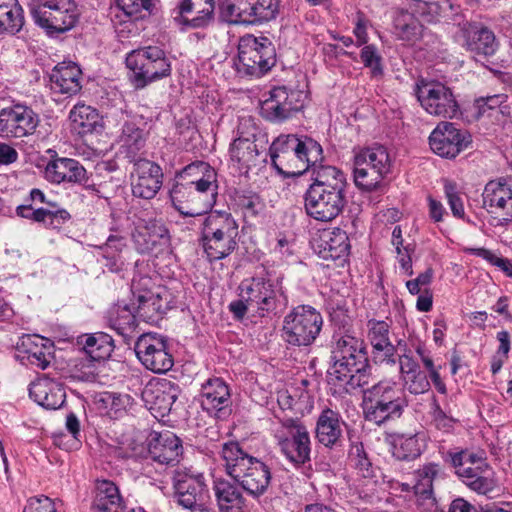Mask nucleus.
I'll return each mask as SVG.
<instances>
[{"mask_svg": "<svg viewBox=\"0 0 512 512\" xmlns=\"http://www.w3.org/2000/svg\"><path fill=\"white\" fill-rule=\"evenodd\" d=\"M229 153L230 160L238 171H248L252 166L256 165L259 156L254 136L244 137L239 135L231 143Z\"/></svg>", "mask_w": 512, "mask_h": 512, "instance_id": "4c0bfd02", "label": "nucleus"}, {"mask_svg": "<svg viewBox=\"0 0 512 512\" xmlns=\"http://www.w3.org/2000/svg\"><path fill=\"white\" fill-rule=\"evenodd\" d=\"M84 167L75 159L57 158L50 161L45 168V177L52 183H76L85 178Z\"/></svg>", "mask_w": 512, "mask_h": 512, "instance_id": "c9c22d12", "label": "nucleus"}, {"mask_svg": "<svg viewBox=\"0 0 512 512\" xmlns=\"http://www.w3.org/2000/svg\"><path fill=\"white\" fill-rule=\"evenodd\" d=\"M456 475L472 491L489 495L498 486L495 472L486 462L484 452L462 450L449 453Z\"/></svg>", "mask_w": 512, "mask_h": 512, "instance_id": "6e6552de", "label": "nucleus"}, {"mask_svg": "<svg viewBox=\"0 0 512 512\" xmlns=\"http://www.w3.org/2000/svg\"><path fill=\"white\" fill-rule=\"evenodd\" d=\"M106 319L109 327L125 338L131 337L137 326L136 317L127 304L111 307Z\"/></svg>", "mask_w": 512, "mask_h": 512, "instance_id": "49530a36", "label": "nucleus"}, {"mask_svg": "<svg viewBox=\"0 0 512 512\" xmlns=\"http://www.w3.org/2000/svg\"><path fill=\"white\" fill-rule=\"evenodd\" d=\"M483 206L504 221L512 220V187L504 178L489 181L482 193Z\"/></svg>", "mask_w": 512, "mask_h": 512, "instance_id": "a878e982", "label": "nucleus"}, {"mask_svg": "<svg viewBox=\"0 0 512 512\" xmlns=\"http://www.w3.org/2000/svg\"><path fill=\"white\" fill-rule=\"evenodd\" d=\"M279 0H221V17L231 24H255L272 20L279 9Z\"/></svg>", "mask_w": 512, "mask_h": 512, "instance_id": "4468645a", "label": "nucleus"}, {"mask_svg": "<svg viewBox=\"0 0 512 512\" xmlns=\"http://www.w3.org/2000/svg\"><path fill=\"white\" fill-rule=\"evenodd\" d=\"M460 33L463 46L477 61L494 55L497 50L495 35L486 27L464 23L461 26Z\"/></svg>", "mask_w": 512, "mask_h": 512, "instance_id": "cd10ccee", "label": "nucleus"}, {"mask_svg": "<svg viewBox=\"0 0 512 512\" xmlns=\"http://www.w3.org/2000/svg\"><path fill=\"white\" fill-rule=\"evenodd\" d=\"M427 201L430 219L435 223L443 221L444 215L447 214L443 204L431 196L427 198Z\"/></svg>", "mask_w": 512, "mask_h": 512, "instance_id": "69168bd1", "label": "nucleus"}, {"mask_svg": "<svg viewBox=\"0 0 512 512\" xmlns=\"http://www.w3.org/2000/svg\"><path fill=\"white\" fill-rule=\"evenodd\" d=\"M23 512H57L55 503L46 496L33 497L27 501Z\"/></svg>", "mask_w": 512, "mask_h": 512, "instance_id": "680f3d73", "label": "nucleus"}, {"mask_svg": "<svg viewBox=\"0 0 512 512\" xmlns=\"http://www.w3.org/2000/svg\"><path fill=\"white\" fill-rule=\"evenodd\" d=\"M348 461L349 465L356 471L358 476L362 478H370L373 476L374 471L372 463L362 443L351 445Z\"/></svg>", "mask_w": 512, "mask_h": 512, "instance_id": "603ef678", "label": "nucleus"}, {"mask_svg": "<svg viewBox=\"0 0 512 512\" xmlns=\"http://www.w3.org/2000/svg\"><path fill=\"white\" fill-rule=\"evenodd\" d=\"M392 160L386 147L373 145L354 150L353 175L355 185L364 191H375L382 187L390 174Z\"/></svg>", "mask_w": 512, "mask_h": 512, "instance_id": "0eeeda50", "label": "nucleus"}, {"mask_svg": "<svg viewBox=\"0 0 512 512\" xmlns=\"http://www.w3.org/2000/svg\"><path fill=\"white\" fill-rule=\"evenodd\" d=\"M199 402L211 416L221 418L228 415L232 403L228 385L218 377L207 379L201 386Z\"/></svg>", "mask_w": 512, "mask_h": 512, "instance_id": "393cba45", "label": "nucleus"}, {"mask_svg": "<svg viewBox=\"0 0 512 512\" xmlns=\"http://www.w3.org/2000/svg\"><path fill=\"white\" fill-rule=\"evenodd\" d=\"M238 224L231 214L214 211L201 226L200 243L210 261L229 256L237 247Z\"/></svg>", "mask_w": 512, "mask_h": 512, "instance_id": "423d86ee", "label": "nucleus"}, {"mask_svg": "<svg viewBox=\"0 0 512 512\" xmlns=\"http://www.w3.org/2000/svg\"><path fill=\"white\" fill-rule=\"evenodd\" d=\"M221 456L227 474L246 492L254 497L265 493L271 481V471L264 462L250 456L237 442L223 444Z\"/></svg>", "mask_w": 512, "mask_h": 512, "instance_id": "20e7f679", "label": "nucleus"}, {"mask_svg": "<svg viewBox=\"0 0 512 512\" xmlns=\"http://www.w3.org/2000/svg\"><path fill=\"white\" fill-rule=\"evenodd\" d=\"M367 338L372 346V357L376 363L395 364L396 348L390 339V325L383 320H369Z\"/></svg>", "mask_w": 512, "mask_h": 512, "instance_id": "c85d7f7f", "label": "nucleus"}, {"mask_svg": "<svg viewBox=\"0 0 512 512\" xmlns=\"http://www.w3.org/2000/svg\"><path fill=\"white\" fill-rule=\"evenodd\" d=\"M181 439L170 431L153 432L148 442V457L162 466H176L183 459Z\"/></svg>", "mask_w": 512, "mask_h": 512, "instance_id": "5701e85b", "label": "nucleus"}, {"mask_svg": "<svg viewBox=\"0 0 512 512\" xmlns=\"http://www.w3.org/2000/svg\"><path fill=\"white\" fill-rule=\"evenodd\" d=\"M173 489L177 503L189 510H202L210 498L203 474L191 468H178L173 474Z\"/></svg>", "mask_w": 512, "mask_h": 512, "instance_id": "dca6fc26", "label": "nucleus"}, {"mask_svg": "<svg viewBox=\"0 0 512 512\" xmlns=\"http://www.w3.org/2000/svg\"><path fill=\"white\" fill-rule=\"evenodd\" d=\"M269 153L273 166L287 177L300 176L311 167L314 171L323 160V150L317 141L294 134L278 136L270 145Z\"/></svg>", "mask_w": 512, "mask_h": 512, "instance_id": "f03ea898", "label": "nucleus"}, {"mask_svg": "<svg viewBox=\"0 0 512 512\" xmlns=\"http://www.w3.org/2000/svg\"><path fill=\"white\" fill-rule=\"evenodd\" d=\"M470 135L451 122H440L429 137L432 151L443 158H455L470 144Z\"/></svg>", "mask_w": 512, "mask_h": 512, "instance_id": "aec40b11", "label": "nucleus"}, {"mask_svg": "<svg viewBox=\"0 0 512 512\" xmlns=\"http://www.w3.org/2000/svg\"><path fill=\"white\" fill-rule=\"evenodd\" d=\"M81 69L71 61L58 63L50 73L51 89L60 94L75 95L81 88Z\"/></svg>", "mask_w": 512, "mask_h": 512, "instance_id": "2f4dec72", "label": "nucleus"}, {"mask_svg": "<svg viewBox=\"0 0 512 512\" xmlns=\"http://www.w3.org/2000/svg\"><path fill=\"white\" fill-rule=\"evenodd\" d=\"M77 343L82 345L85 353L94 361L109 358L114 350L112 337L104 332L82 335L78 337Z\"/></svg>", "mask_w": 512, "mask_h": 512, "instance_id": "79ce46f5", "label": "nucleus"}, {"mask_svg": "<svg viewBox=\"0 0 512 512\" xmlns=\"http://www.w3.org/2000/svg\"><path fill=\"white\" fill-rule=\"evenodd\" d=\"M22 345L25 347L27 361L34 367L46 369L51 363L53 345L40 336H27Z\"/></svg>", "mask_w": 512, "mask_h": 512, "instance_id": "a18cd8bd", "label": "nucleus"}, {"mask_svg": "<svg viewBox=\"0 0 512 512\" xmlns=\"http://www.w3.org/2000/svg\"><path fill=\"white\" fill-rule=\"evenodd\" d=\"M360 59L365 67L371 70L373 76L383 74L382 57L373 44L363 45L360 52Z\"/></svg>", "mask_w": 512, "mask_h": 512, "instance_id": "6e6d98bb", "label": "nucleus"}, {"mask_svg": "<svg viewBox=\"0 0 512 512\" xmlns=\"http://www.w3.org/2000/svg\"><path fill=\"white\" fill-rule=\"evenodd\" d=\"M323 318L314 307L299 305L283 319L281 337L290 346H309L319 336Z\"/></svg>", "mask_w": 512, "mask_h": 512, "instance_id": "9b49d317", "label": "nucleus"}, {"mask_svg": "<svg viewBox=\"0 0 512 512\" xmlns=\"http://www.w3.org/2000/svg\"><path fill=\"white\" fill-rule=\"evenodd\" d=\"M414 91L421 107L432 116L451 119L459 112L452 90L441 82L421 79Z\"/></svg>", "mask_w": 512, "mask_h": 512, "instance_id": "2eb2a0df", "label": "nucleus"}, {"mask_svg": "<svg viewBox=\"0 0 512 512\" xmlns=\"http://www.w3.org/2000/svg\"><path fill=\"white\" fill-rule=\"evenodd\" d=\"M421 445L416 435H398L392 442V455L400 461H409L421 454Z\"/></svg>", "mask_w": 512, "mask_h": 512, "instance_id": "8fccbe9b", "label": "nucleus"}, {"mask_svg": "<svg viewBox=\"0 0 512 512\" xmlns=\"http://www.w3.org/2000/svg\"><path fill=\"white\" fill-rule=\"evenodd\" d=\"M440 472V466L437 463H426L413 472V489L415 495L423 500H433V481ZM404 491L410 490L409 484L403 485Z\"/></svg>", "mask_w": 512, "mask_h": 512, "instance_id": "a19ab883", "label": "nucleus"}, {"mask_svg": "<svg viewBox=\"0 0 512 512\" xmlns=\"http://www.w3.org/2000/svg\"><path fill=\"white\" fill-rule=\"evenodd\" d=\"M30 397L48 410H57L65 402V390L59 382L43 377L32 382L29 387Z\"/></svg>", "mask_w": 512, "mask_h": 512, "instance_id": "7c9ffc66", "label": "nucleus"}, {"mask_svg": "<svg viewBox=\"0 0 512 512\" xmlns=\"http://www.w3.org/2000/svg\"><path fill=\"white\" fill-rule=\"evenodd\" d=\"M303 105L301 91L274 87L269 91V97L261 102V113L272 122H283L298 113Z\"/></svg>", "mask_w": 512, "mask_h": 512, "instance_id": "a211bd4d", "label": "nucleus"}, {"mask_svg": "<svg viewBox=\"0 0 512 512\" xmlns=\"http://www.w3.org/2000/svg\"><path fill=\"white\" fill-rule=\"evenodd\" d=\"M29 8L35 23L48 33L66 32L79 18L74 0H32Z\"/></svg>", "mask_w": 512, "mask_h": 512, "instance_id": "ddd939ff", "label": "nucleus"}, {"mask_svg": "<svg viewBox=\"0 0 512 512\" xmlns=\"http://www.w3.org/2000/svg\"><path fill=\"white\" fill-rule=\"evenodd\" d=\"M342 424L339 413L331 409L323 410L316 424L318 442L326 447L336 446L342 436Z\"/></svg>", "mask_w": 512, "mask_h": 512, "instance_id": "e433bc0d", "label": "nucleus"}, {"mask_svg": "<svg viewBox=\"0 0 512 512\" xmlns=\"http://www.w3.org/2000/svg\"><path fill=\"white\" fill-rule=\"evenodd\" d=\"M399 369L401 378H404L405 375H409L415 373L416 371H419L420 367L412 356L408 354H403L399 356Z\"/></svg>", "mask_w": 512, "mask_h": 512, "instance_id": "338daca9", "label": "nucleus"}, {"mask_svg": "<svg viewBox=\"0 0 512 512\" xmlns=\"http://www.w3.org/2000/svg\"><path fill=\"white\" fill-rule=\"evenodd\" d=\"M132 238L140 253L167 247L170 242L168 229L159 221H150L144 226H138L132 233Z\"/></svg>", "mask_w": 512, "mask_h": 512, "instance_id": "c756f323", "label": "nucleus"}, {"mask_svg": "<svg viewBox=\"0 0 512 512\" xmlns=\"http://www.w3.org/2000/svg\"><path fill=\"white\" fill-rule=\"evenodd\" d=\"M163 182L161 167L146 159H138L134 162L132 172V193L135 197L152 199L159 192Z\"/></svg>", "mask_w": 512, "mask_h": 512, "instance_id": "b1692460", "label": "nucleus"}, {"mask_svg": "<svg viewBox=\"0 0 512 512\" xmlns=\"http://www.w3.org/2000/svg\"><path fill=\"white\" fill-rule=\"evenodd\" d=\"M237 205L246 219L255 218L264 209V203L261 198L254 193L239 195L237 197Z\"/></svg>", "mask_w": 512, "mask_h": 512, "instance_id": "5fc2aeb1", "label": "nucleus"}, {"mask_svg": "<svg viewBox=\"0 0 512 512\" xmlns=\"http://www.w3.org/2000/svg\"><path fill=\"white\" fill-rule=\"evenodd\" d=\"M102 401L110 408L114 414L126 411L132 405V398L128 394H120L114 392H107Z\"/></svg>", "mask_w": 512, "mask_h": 512, "instance_id": "052dcab7", "label": "nucleus"}, {"mask_svg": "<svg viewBox=\"0 0 512 512\" xmlns=\"http://www.w3.org/2000/svg\"><path fill=\"white\" fill-rule=\"evenodd\" d=\"M214 491L220 512H243L245 500L240 490L226 480H215Z\"/></svg>", "mask_w": 512, "mask_h": 512, "instance_id": "37998d69", "label": "nucleus"}, {"mask_svg": "<svg viewBox=\"0 0 512 512\" xmlns=\"http://www.w3.org/2000/svg\"><path fill=\"white\" fill-rule=\"evenodd\" d=\"M407 406L404 390L393 380L384 379L363 390L365 420L378 426L399 419Z\"/></svg>", "mask_w": 512, "mask_h": 512, "instance_id": "39448f33", "label": "nucleus"}, {"mask_svg": "<svg viewBox=\"0 0 512 512\" xmlns=\"http://www.w3.org/2000/svg\"><path fill=\"white\" fill-rule=\"evenodd\" d=\"M444 192L452 214L457 218H464V204L460 193L457 191L456 185L450 181H445Z\"/></svg>", "mask_w": 512, "mask_h": 512, "instance_id": "bf43d9fd", "label": "nucleus"}, {"mask_svg": "<svg viewBox=\"0 0 512 512\" xmlns=\"http://www.w3.org/2000/svg\"><path fill=\"white\" fill-rule=\"evenodd\" d=\"M72 130L79 135L93 133L101 127V117L98 111L85 104H76L69 113Z\"/></svg>", "mask_w": 512, "mask_h": 512, "instance_id": "ea45409f", "label": "nucleus"}, {"mask_svg": "<svg viewBox=\"0 0 512 512\" xmlns=\"http://www.w3.org/2000/svg\"><path fill=\"white\" fill-rule=\"evenodd\" d=\"M404 387L413 395L424 394L430 389V381L425 372L419 370L402 378Z\"/></svg>", "mask_w": 512, "mask_h": 512, "instance_id": "4d7b16f0", "label": "nucleus"}, {"mask_svg": "<svg viewBox=\"0 0 512 512\" xmlns=\"http://www.w3.org/2000/svg\"><path fill=\"white\" fill-rule=\"evenodd\" d=\"M239 297L252 305L259 315L276 308V295L273 283L264 277H250L241 281Z\"/></svg>", "mask_w": 512, "mask_h": 512, "instance_id": "4be33fe9", "label": "nucleus"}, {"mask_svg": "<svg viewBox=\"0 0 512 512\" xmlns=\"http://www.w3.org/2000/svg\"><path fill=\"white\" fill-rule=\"evenodd\" d=\"M180 393L179 386L174 382L162 379L149 383L142 392V397L153 413L164 417L168 415Z\"/></svg>", "mask_w": 512, "mask_h": 512, "instance_id": "bb28decb", "label": "nucleus"}, {"mask_svg": "<svg viewBox=\"0 0 512 512\" xmlns=\"http://www.w3.org/2000/svg\"><path fill=\"white\" fill-rule=\"evenodd\" d=\"M276 63L273 43L267 37H255L247 34L240 38L238 56L234 62L238 74L260 77Z\"/></svg>", "mask_w": 512, "mask_h": 512, "instance_id": "1a4fd4ad", "label": "nucleus"}, {"mask_svg": "<svg viewBox=\"0 0 512 512\" xmlns=\"http://www.w3.org/2000/svg\"><path fill=\"white\" fill-rule=\"evenodd\" d=\"M176 179L195 184L199 192H210V196H217L216 172L206 162L197 161L187 165L177 173Z\"/></svg>", "mask_w": 512, "mask_h": 512, "instance_id": "473e14b6", "label": "nucleus"}, {"mask_svg": "<svg viewBox=\"0 0 512 512\" xmlns=\"http://www.w3.org/2000/svg\"><path fill=\"white\" fill-rule=\"evenodd\" d=\"M507 95L495 94L492 96L482 97L475 101V107L479 115H490V112L499 109L501 113L504 112V104L507 102Z\"/></svg>", "mask_w": 512, "mask_h": 512, "instance_id": "13d9d810", "label": "nucleus"}, {"mask_svg": "<svg viewBox=\"0 0 512 512\" xmlns=\"http://www.w3.org/2000/svg\"><path fill=\"white\" fill-rule=\"evenodd\" d=\"M353 34L356 37V46L360 47L363 45H367L368 43V33H367V20L363 16V14L357 15V20L355 23V27L353 29Z\"/></svg>", "mask_w": 512, "mask_h": 512, "instance_id": "0e129e2a", "label": "nucleus"}, {"mask_svg": "<svg viewBox=\"0 0 512 512\" xmlns=\"http://www.w3.org/2000/svg\"><path fill=\"white\" fill-rule=\"evenodd\" d=\"M332 359L330 380L344 383L347 392L350 388L363 387L369 383L370 364L361 338L349 333L340 336L333 347Z\"/></svg>", "mask_w": 512, "mask_h": 512, "instance_id": "7ed1b4c3", "label": "nucleus"}, {"mask_svg": "<svg viewBox=\"0 0 512 512\" xmlns=\"http://www.w3.org/2000/svg\"><path fill=\"white\" fill-rule=\"evenodd\" d=\"M346 187V177L341 170L320 165L313 171V183L304 195L307 215L320 222L336 219L347 203Z\"/></svg>", "mask_w": 512, "mask_h": 512, "instance_id": "f257e3e1", "label": "nucleus"}, {"mask_svg": "<svg viewBox=\"0 0 512 512\" xmlns=\"http://www.w3.org/2000/svg\"><path fill=\"white\" fill-rule=\"evenodd\" d=\"M316 245L323 259H339L346 256L350 249L348 235L340 228L322 231L316 240Z\"/></svg>", "mask_w": 512, "mask_h": 512, "instance_id": "f704fd0d", "label": "nucleus"}, {"mask_svg": "<svg viewBox=\"0 0 512 512\" xmlns=\"http://www.w3.org/2000/svg\"><path fill=\"white\" fill-rule=\"evenodd\" d=\"M126 66L133 73L136 88L166 78L171 74V61L165 51L158 46H146L127 54Z\"/></svg>", "mask_w": 512, "mask_h": 512, "instance_id": "9d476101", "label": "nucleus"}, {"mask_svg": "<svg viewBox=\"0 0 512 512\" xmlns=\"http://www.w3.org/2000/svg\"><path fill=\"white\" fill-rule=\"evenodd\" d=\"M133 293L138 303V313L141 317L152 320L155 315L163 314L168 309L167 293L144 290L136 294V285L132 284Z\"/></svg>", "mask_w": 512, "mask_h": 512, "instance_id": "c03bdc74", "label": "nucleus"}, {"mask_svg": "<svg viewBox=\"0 0 512 512\" xmlns=\"http://www.w3.org/2000/svg\"><path fill=\"white\" fill-rule=\"evenodd\" d=\"M23 24V10L18 1L0 0V32L16 33Z\"/></svg>", "mask_w": 512, "mask_h": 512, "instance_id": "de8ad7c7", "label": "nucleus"}, {"mask_svg": "<svg viewBox=\"0 0 512 512\" xmlns=\"http://www.w3.org/2000/svg\"><path fill=\"white\" fill-rule=\"evenodd\" d=\"M92 509L94 512H124L125 506L118 487L107 480L100 482Z\"/></svg>", "mask_w": 512, "mask_h": 512, "instance_id": "58836bf2", "label": "nucleus"}, {"mask_svg": "<svg viewBox=\"0 0 512 512\" xmlns=\"http://www.w3.org/2000/svg\"><path fill=\"white\" fill-rule=\"evenodd\" d=\"M170 198L175 209L188 217L202 215L216 202V196H210V192H199L195 184L179 180L173 185Z\"/></svg>", "mask_w": 512, "mask_h": 512, "instance_id": "6ab92c4d", "label": "nucleus"}, {"mask_svg": "<svg viewBox=\"0 0 512 512\" xmlns=\"http://www.w3.org/2000/svg\"><path fill=\"white\" fill-rule=\"evenodd\" d=\"M135 353L142 365L154 373H166L174 364L166 338L156 333L139 336L135 343Z\"/></svg>", "mask_w": 512, "mask_h": 512, "instance_id": "f3484780", "label": "nucleus"}, {"mask_svg": "<svg viewBox=\"0 0 512 512\" xmlns=\"http://www.w3.org/2000/svg\"><path fill=\"white\" fill-rule=\"evenodd\" d=\"M155 0H117V5L129 21L143 19L151 14Z\"/></svg>", "mask_w": 512, "mask_h": 512, "instance_id": "864d4df0", "label": "nucleus"}, {"mask_svg": "<svg viewBox=\"0 0 512 512\" xmlns=\"http://www.w3.org/2000/svg\"><path fill=\"white\" fill-rule=\"evenodd\" d=\"M71 218L69 212L63 208L50 209L48 226L51 228H59Z\"/></svg>", "mask_w": 512, "mask_h": 512, "instance_id": "774afa93", "label": "nucleus"}, {"mask_svg": "<svg viewBox=\"0 0 512 512\" xmlns=\"http://www.w3.org/2000/svg\"><path fill=\"white\" fill-rule=\"evenodd\" d=\"M180 23L192 28L205 27L212 19L214 0H181L179 6Z\"/></svg>", "mask_w": 512, "mask_h": 512, "instance_id": "72a5a7b5", "label": "nucleus"}, {"mask_svg": "<svg viewBox=\"0 0 512 512\" xmlns=\"http://www.w3.org/2000/svg\"><path fill=\"white\" fill-rule=\"evenodd\" d=\"M394 32L401 40L414 41L421 34V25L413 14L400 11L394 18Z\"/></svg>", "mask_w": 512, "mask_h": 512, "instance_id": "09e8293b", "label": "nucleus"}, {"mask_svg": "<svg viewBox=\"0 0 512 512\" xmlns=\"http://www.w3.org/2000/svg\"><path fill=\"white\" fill-rule=\"evenodd\" d=\"M126 246L125 240L121 236L111 235L108 237L106 243L100 247L102 256L107 260L105 264L109 270L116 272L119 271L123 265L121 260V252Z\"/></svg>", "mask_w": 512, "mask_h": 512, "instance_id": "3c124183", "label": "nucleus"}, {"mask_svg": "<svg viewBox=\"0 0 512 512\" xmlns=\"http://www.w3.org/2000/svg\"><path fill=\"white\" fill-rule=\"evenodd\" d=\"M432 418L435 426L438 429L449 431L453 427V418L447 416L445 412L441 409L439 404L436 402L434 403Z\"/></svg>", "mask_w": 512, "mask_h": 512, "instance_id": "e2e57ef3", "label": "nucleus"}, {"mask_svg": "<svg viewBox=\"0 0 512 512\" xmlns=\"http://www.w3.org/2000/svg\"><path fill=\"white\" fill-rule=\"evenodd\" d=\"M273 436L281 453L295 467H300L310 461V435L301 420L293 418L281 420L273 428Z\"/></svg>", "mask_w": 512, "mask_h": 512, "instance_id": "f8f14e48", "label": "nucleus"}, {"mask_svg": "<svg viewBox=\"0 0 512 512\" xmlns=\"http://www.w3.org/2000/svg\"><path fill=\"white\" fill-rule=\"evenodd\" d=\"M39 124L37 114L29 107L15 105L0 111V136L24 137L32 134Z\"/></svg>", "mask_w": 512, "mask_h": 512, "instance_id": "412c9836", "label": "nucleus"}]
</instances>
